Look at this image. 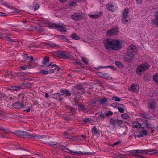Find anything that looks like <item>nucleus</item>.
Returning a JSON list of instances; mask_svg holds the SVG:
<instances>
[{
  "label": "nucleus",
  "mask_w": 158,
  "mask_h": 158,
  "mask_svg": "<svg viewBox=\"0 0 158 158\" xmlns=\"http://www.w3.org/2000/svg\"><path fill=\"white\" fill-rule=\"evenodd\" d=\"M149 69L148 64L147 63H144L137 66L136 72L138 75H141L143 74L145 71Z\"/></svg>",
  "instance_id": "nucleus-1"
},
{
  "label": "nucleus",
  "mask_w": 158,
  "mask_h": 158,
  "mask_svg": "<svg viewBox=\"0 0 158 158\" xmlns=\"http://www.w3.org/2000/svg\"><path fill=\"white\" fill-rule=\"evenodd\" d=\"M51 28L57 29L60 32H66V28L64 25H60L59 24L50 23L48 25Z\"/></svg>",
  "instance_id": "nucleus-2"
},
{
  "label": "nucleus",
  "mask_w": 158,
  "mask_h": 158,
  "mask_svg": "<svg viewBox=\"0 0 158 158\" xmlns=\"http://www.w3.org/2000/svg\"><path fill=\"white\" fill-rule=\"evenodd\" d=\"M85 17V14L82 12L75 13L71 15L72 19L75 21L81 20L84 19Z\"/></svg>",
  "instance_id": "nucleus-3"
},
{
  "label": "nucleus",
  "mask_w": 158,
  "mask_h": 158,
  "mask_svg": "<svg viewBox=\"0 0 158 158\" xmlns=\"http://www.w3.org/2000/svg\"><path fill=\"white\" fill-rule=\"evenodd\" d=\"M114 40L107 38L105 39L104 41V44L105 48L106 50L110 51L112 50V47L113 46Z\"/></svg>",
  "instance_id": "nucleus-4"
},
{
  "label": "nucleus",
  "mask_w": 158,
  "mask_h": 158,
  "mask_svg": "<svg viewBox=\"0 0 158 158\" xmlns=\"http://www.w3.org/2000/svg\"><path fill=\"white\" fill-rule=\"evenodd\" d=\"M136 151V152L138 153H143L144 154H148V155H154L156 154L158 155V152H157V150L156 149H147L143 150H137V151Z\"/></svg>",
  "instance_id": "nucleus-5"
},
{
  "label": "nucleus",
  "mask_w": 158,
  "mask_h": 158,
  "mask_svg": "<svg viewBox=\"0 0 158 158\" xmlns=\"http://www.w3.org/2000/svg\"><path fill=\"white\" fill-rule=\"evenodd\" d=\"M60 149L61 150H67L68 152H69L70 153L73 154V155H83L84 153L81 152V151H78V152H76V151H73L69 149H68L66 146H63L62 145H60ZM84 154H88V153H85Z\"/></svg>",
  "instance_id": "nucleus-6"
},
{
  "label": "nucleus",
  "mask_w": 158,
  "mask_h": 158,
  "mask_svg": "<svg viewBox=\"0 0 158 158\" xmlns=\"http://www.w3.org/2000/svg\"><path fill=\"white\" fill-rule=\"evenodd\" d=\"M138 49L136 47L133 45H131L128 48L127 52L128 53L131 54L132 56H135L136 54Z\"/></svg>",
  "instance_id": "nucleus-7"
},
{
  "label": "nucleus",
  "mask_w": 158,
  "mask_h": 158,
  "mask_svg": "<svg viewBox=\"0 0 158 158\" xmlns=\"http://www.w3.org/2000/svg\"><path fill=\"white\" fill-rule=\"evenodd\" d=\"M74 90H77L76 93L78 94H83L85 93V89L82 85L78 84L74 87Z\"/></svg>",
  "instance_id": "nucleus-8"
},
{
  "label": "nucleus",
  "mask_w": 158,
  "mask_h": 158,
  "mask_svg": "<svg viewBox=\"0 0 158 158\" xmlns=\"http://www.w3.org/2000/svg\"><path fill=\"white\" fill-rule=\"evenodd\" d=\"M13 107L19 110L25 108L24 102L23 101L20 102V101H18L15 103L12 104Z\"/></svg>",
  "instance_id": "nucleus-9"
},
{
  "label": "nucleus",
  "mask_w": 158,
  "mask_h": 158,
  "mask_svg": "<svg viewBox=\"0 0 158 158\" xmlns=\"http://www.w3.org/2000/svg\"><path fill=\"white\" fill-rule=\"evenodd\" d=\"M113 43H114L112 47V50L117 51L121 49V44L119 41L114 40Z\"/></svg>",
  "instance_id": "nucleus-10"
},
{
  "label": "nucleus",
  "mask_w": 158,
  "mask_h": 158,
  "mask_svg": "<svg viewBox=\"0 0 158 158\" xmlns=\"http://www.w3.org/2000/svg\"><path fill=\"white\" fill-rule=\"evenodd\" d=\"M25 137H27L29 138H31L33 137V138H35L36 139H40L42 138L41 136H37L36 135H35L32 134H29L28 132H26V131H24L23 137L25 138Z\"/></svg>",
  "instance_id": "nucleus-11"
},
{
  "label": "nucleus",
  "mask_w": 158,
  "mask_h": 158,
  "mask_svg": "<svg viewBox=\"0 0 158 158\" xmlns=\"http://www.w3.org/2000/svg\"><path fill=\"white\" fill-rule=\"evenodd\" d=\"M134 56L127 52V54L124 56L123 58L124 60L126 62H130L134 58Z\"/></svg>",
  "instance_id": "nucleus-12"
},
{
  "label": "nucleus",
  "mask_w": 158,
  "mask_h": 158,
  "mask_svg": "<svg viewBox=\"0 0 158 158\" xmlns=\"http://www.w3.org/2000/svg\"><path fill=\"white\" fill-rule=\"evenodd\" d=\"M118 31V28L114 27L110 30H107L106 33L107 35L111 36L116 34Z\"/></svg>",
  "instance_id": "nucleus-13"
},
{
  "label": "nucleus",
  "mask_w": 158,
  "mask_h": 158,
  "mask_svg": "<svg viewBox=\"0 0 158 158\" xmlns=\"http://www.w3.org/2000/svg\"><path fill=\"white\" fill-rule=\"evenodd\" d=\"M135 135L139 138L143 137L144 136H147L148 135L147 131L146 130H142L139 131L137 132Z\"/></svg>",
  "instance_id": "nucleus-14"
},
{
  "label": "nucleus",
  "mask_w": 158,
  "mask_h": 158,
  "mask_svg": "<svg viewBox=\"0 0 158 158\" xmlns=\"http://www.w3.org/2000/svg\"><path fill=\"white\" fill-rule=\"evenodd\" d=\"M8 35H9V34H0V38H5V39L7 40V41L10 43H12L15 41L14 40L12 39L10 37H9Z\"/></svg>",
  "instance_id": "nucleus-15"
},
{
  "label": "nucleus",
  "mask_w": 158,
  "mask_h": 158,
  "mask_svg": "<svg viewBox=\"0 0 158 158\" xmlns=\"http://www.w3.org/2000/svg\"><path fill=\"white\" fill-rule=\"evenodd\" d=\"M53 98L61 102L63 99V98L61 97V96L64 95L60 93H54L53 94Z\"/></svg>",
  "instance_id": "nucleus-16"
},
{
  "label": "nucleus",
  "mask_w": 158,
  "mask_h": 158,
  "mask_svg": "<svg viewBox=\"0 0 158 158\" xmlns=\"http://www.w3.org/2000/svg\"><path fill=\"white\" fill-rule=\"evenodd\" d=\"M141 121L144 123L145 124L146 127L148 129L153 128H154V126L152 124L149 123V121L147 120H144L143 119H141Z\"/></svg>",
  "instance_id": "nucleus-17"
},
{
  "label": "nucleus",
  "mask_w": 158,
  "mask_h": 158,
  "mask_svg": "<svg viewBox=\"0 0 158 158\" xmlns=\"http://www.w3.org/2000/svg\"><path fill=\"white\" fill-rule=\"evenodd\" d=\"M155 18L152 20V23L156 26L158 27V11L155 12Z\"/></svg>",
  "instance_id": "nucleus-18"
},
{
  "label": "nucleus",
  "mask_w": 158,
  "mask_h": 158,
  "mask_svg": "<svg viewBox=\"0 0 158 158\" xmlns=\"http://www.w3.org/2000/svg\"><path fill=\"white\" fill-rule=\"evenodd\" d=\"M131 91L134 92H137L139 90V86L137 85L134 84H132L131 87L130 88Z\"/></svg>",
  "instance_id": "nucleus-19"
},
{
  "label": "nucleus",
  "mask_w": 158,
  "mask_h": 158,
  "mask_svg": "<svg viewBox=\"0 0 158 158\" xmlns=\"http://www.w3.org/2000/svg\"><path fill=\"white\" fill-rule=\"evenodd\" d=\"M97 74L98 76L103 78L106 79H108L109 78L110 76H108V74L106 73L97 72Z\"/></svg>",
  "instance_id": "nucleus-20"
},
{
  "label": "nucleus",
  "mask_w": 158,
  "mask_h": 158,
  "mask_svg": "<svg viewBox=\"0 0 158 158\" xmlns=\"http://www.w3.org/2000/svg\"><path fill=\"white\" fill-rule=\"evenodd\" d=\"M106 6L107 10L109 11L114 12L115 10L114 9V6L111 4V2L108 3Z\"/></svg>",
  "instance_id": "nucleus-21"
},
{
  "label": "nucleus",
  "mask_w": 158,
  "mask_h": 158,
  "mask_svg": "<svg viewBox=\"0 0 158 158\" xmlns=\"http://www.w3.org/2000/svg\"><path fill=\"white\" fill-rule=\"evenodd\" d=\"M137 150H131L129 152L132 154H134L135 156V157H143L142 155V154H144L143 153H137L136 152V151H135Z\"/></svg>",
  "instance_id": "nucleus-22"
},
{
  "label": "nucleus",
  "mask_w": 158,
  "mask_h": 158,
  "mask_svg": "<svg viewBox=\"0 0 158 158\" xmlns=\"http://www.w3.org/2000/svg\"><path fill=\"white\" fill-rule=\"evenodd\" d=\"M65 108L68 109L70 111V113H72V114H75L76 113V111L74 108L70 105H66Z\"/></svg>",
  "instance_id": "nucleus-23"
},
{
  "label": "nucleus",
  "mask_w": 158,
  "mask_h": 158,
  "mask_svg": "<svg viewBox=\"0 0 158 158\" xmlns=\"http://www.w3.org/2000/svg\"><path fill=\"white\" fill-rule=\"evenodd\" d=\"M148 114L145 113H141L139 114V116L140 117L142 118H140V120L141 121V119H143L144 120H147L148 119H150V118H148Z\"/></svg>",
  "instance_id": "nucleus-24"
},
{
  "label": "nucleus",
  "mask_w": 158,
  "mask_h": 158,
  "mask_svg": "<svg viewBox=\"0 0 158 158\" xmlns=\"http://www.w3.org/2000/svg\"><path fill=\"white\" fill-rule=\"evenodd\" d=\"M24 131L18 130L16 131L14 134L19 137H24Z\"/></svg>",
  "instance_id": "nucleus-25"
},
{
  "label": "nucleus",
  "mask_w": 158,
  "mask_h": 158,
  "mask_svg": "<svg viewBox=\"0 0 158 158\" xmlns=\"http://www.w3.org/2000/svg\"><path fill=\"white\" fill-rule=\"evenodd\" d=\"M132 127H133L139 128L141 126V124L138 121H134L132 123Z\"/></svg>",
  "instance_id": "nucleus-26"
},
{
  "label": "nucleus",
  "mask_w": 158,
  "mask_h": 158,
  "mask_svg": "<svg viewBox=\"0 0 158 158\" xmlns=\"http://www.w3.org/2000/svg\"><path fill=\"white\" fill-rule=\"evenodd\" d=\"M60 92L63 94H66V96L67 97L70 96L71 95V94L69 91H68L67 89L64 90L62 89L60 90Z\"/></svg>",
  "instance_id": "nucleus-27"
},
{
  "label": "nucleus",
  "mask_w": 158,
  "mask_h": 158,
  "mask_svg": "<svg viewBox=\"0 0 158 158\" xmlns=\"http://www.w3.org/2000/svg\"><path fill=\"white\" fill-rule=\"evenodd\" d=\"M32 85V84L30 82H24L22 83V86L26 88H30Z\"/></svg>",
  "instance_id": "nucleus-28"
},
{
  "label": "nucleus",
  "mask_w": 158,
  "mask_h": 158,
  "mask_svg": "<svg viewBox=\"0 0 158 158\" xmlns=\"http://www.w3.org/2000/svg\"><path fill=\"white\" fill-rule=\"evenodd\" d=\"M129 9L128 8L125 9L124 10V12L122 14V17L128 18Z\"/></svg>",
  "instance_id": "nucleus-29"
},
{
  "label": "nucleus",
  "mask_w": 158,
  "mask_h": 158,
  "mask_svg": "<svg viewBox=\"0 0 158 158\" xmlns=\"http://www.w3.org/2000/svg\"><path fill=\"white\" fill-rule=\"evenodd\" d=\"M107 101V99L105 97H102V98L99 100L98 102L100 104H106Z\"/></svg>",
  "instance_id": "nucleus-30"
},
{
  "label": "nucleus",
  "mask_w": 158,
  "mask_h": 158,
  "mask_svg": "<svg viewBox=\"0 0 158 158\" xmlns=\"http://www.w3.org/2000/svg\"><path fill=\"white\" fill-rule=\"evenodd\" d=\"M102 12L100 11L98 14H95L94 15H89V16L93 18H97L100 17L101 15Z\"/></svg>",
  "instance_id": "nucleus-31"
},
{
  "label": "nucleus",
  "mask_w": 158,
  "mask_h": 158,
  "mask_svg": "<svg viewBox=\"0 0 158 158\" xmlns=\"http://www.w3.org/2000/svg\"><path fill=\"white\" fill-rule=\"evenodd\" d=\"M155 102H154L151 101L148 102V105L151 109H154L155 107Z\"/></svg>",
  "instance_id": "nucleus-32"
},
{
  "label": "nucleus",
  "mask_w": 158,
  "mask_h": 158,
  "mask_svg": "<svg viewBox=\"0 0 158 158\" xmlns=\"http://www.w3.org/2000/svg\"><path fill=\"white\" fill-rule=\"evenodd\" d=\"M117 122V119H115L114 118H111L110 119V123L112 125L113 127H115Z\"/></svg>",
  "instance_id": "nucleus-33"
},
{
  "label": "nucleus",
  "mask_w": 158,
  "mask_h": 158,
  "mask_svg": "<svg viewBox=\"0 0 158 158\" xmlns=\"http://www.w3.org/2000/svg\"><path fill=\"white\" fill-rule=\"evenodd\" d=\"M127 127H123L120 128L119 129V132L120 133L123 134L127 132Z\"/></svg>",
  "instance_id": "nucleus-34"
},
{
  "label": "nucleus",
  "mask_w": 158,
  "mask_h": 158,
  "mask_svg": "<svg viewBox=\"0 0 158 158\" xmlns=\"http://www.w3.org/2000/svg\"><path fill=\"white\" fill-rule=\"evenodd\" d=\"M91 131L92 134L95 135H97L99 134V132L98 131L97 129L95 126H94L93 128L92 129Z\"/></svg>",
  "instance_id": "nucleus-35"
},
{
  "label": "nucleus",
  "mask_w": 158,
  "mask_h": 158,
  "mask_svg": "<svg viewBox=\"0 0 158 158\" xmlns=\"http://www.w3.org/2000/svg\"><path fill=\"white\" fill-rule=\"evenodd\" d=\"M71 57L70 56L69 53L68 52H65L64 54L63 58L65 59H70Z\"/></svg>",
  "instance_id": "nucleus-36"
},
{
  "label": "nucleus",
  "mask_w": 158,
  "mask_h": 158,
  "mask_svg": "<svg viewBox=\"0 0 158 158\" xmlns=\"http://www.w3.org/2000/svg\"><path fill=\"white\" fill-rule=\"evenodd\" d=\"M29 58V56H27V54H23L22 56V59L21 60V61L23 62L24 61H25L27 59L28 60H29V59H28Z\"/></svg>",
  "instance_id": "nucleus-37"
},
{
  "label": "nucleus",
  "mask_w": 158,
  "mask_h": 158,
  "mask_svg": "<svg viewBox=\"0 0 158 158\" xmlns=\"http://www.w3.org/2000/svg\"><path fill=\"white\" fill-rule=\"evenodd\" d=\"M12 72H10V73L8 72L4 74V76L7 78H12Z\"/></svg>",
  "instance_id": "nucleus-38"
},
{
  "label": "nucleus",
  "mask_w": 158,
  "mask_h": 158,
  "mask_svg": "<svg viewBox=\"0 0 158 158\" xmlns=\"http://www.w3.org/2000/svg\"><path fill=\"white\" fill-rule=\"evenodd\" d=\"M79 102V98L77 97H75L73 99V102L74 103H73V105H77L78 104Z\"/></svg>",
  "instance_id": "nucleus-39"
},
{
  "label": "nucleus",
  "mask_w": 158,
  "mask_h": 158,
  "mask_svg": "<svg viewBox=\"0 0 158 158\" xmlns=\"http://www.w3.org/2000/svg\"><path fill=\"white\" fill-rule=\"evenodd\" d=\"M153 80L156 83H158V74H156L153 76Z\"/></svg>",
  "instance_id": "nucleus-40"
},
{
  "label": "nucleus",
  "mask_w": 158,
  "mask_h": 158,
  "mask_svg": "<svg viewBox=\"0 0 158 158\" xmlns=\"http://www.w3.org/2000/svg\"><path fill=\"white\" fill-rule=\"evenodd\" d=\"M71 37L74 40H77L80 39V37L76 34L74 33L71 35Z\"/></svg>",
  "instance_id": "nucleus-41"
},
{
  "label": "nucleus",
  "mask_w": 158,
  "mask_h": 158,
  "mask_svg": "<svg viewBox=\"0 0 158 158\" xmlns=\"http://www.w3.org/2000/svg\"><path fill=\"white\" fill-rule=\"evenodd\" d=\"M49 145L50 146H52L54 148L57 149H58V150L60 149V147H60V145H59L58 144H49Z\"/></svg>",
  "instance_id": "nucleus-42"
},
{
  "label": "nucleus",
  "mask_w": 158,
  "mask_h": 158,
  "mask_svg": "<svg viewBox=\"0 0 158 158\" xmlns=\"http://www.w3.org/2000/svg\"><path fill=\"white\" fill-rule=\"evenodd\" d=\"M65 51H60L58 52L57 56L61 58H63L64 54Z\"/></svg>",
  "instance_id": "nucleus-43"
},
{
  "label": "nucleus",
  "mask_w": 158,
  "mask_h": 158,
  "mask_svg": "<svg viewBox=\"0 0 158 158\" xmlns=\"http://www.w3.org/2000/svg\"><path fill=\"white\" fill-rule=\"evenodd\" d=\"M49 62V57H45L42 61L43 64L46 65L47 62Z\"/></svg>",
  "instance_id": "nucleus-44"
},
{
  "label": "nucleus",
  "mask_w": 158,
  "mask_h": 158,
  "mask_svg": "<svg viewBox=\"0 0 158 158\" xmlns=\"http://www.w3.org/2000/svg\"><path fill=\"white\" fill-rule=\"evenodd\" d=\"M105 118H108L109 117V116H111L113 114V112L110 111H109L108 112L105 113Z\"/></svg>",
  "instance_id": "nucleus-45"
},
{
  "label": "nucleus",
  "mask_w": 158,
  "mask_h": 158,
  "mask_svg": "<svg viewBox=\"0 0 158 158\" xmlns=\"http://www.w3.org/2000/svg\"><path fill=\"white\" fill-rule=\"evenodd\" d=\"M115 64L119 68H122L123 67V65L120 62L116 61Z\"/></svg>",
  "instance_id": "nucleus-46"
},
{
  "label": "nucleus",
  "mask_w": 158,
  "mask_h": 158,
  "mask_svg": "<svg viewBox=\"0 0 158 158\" xmlns=\"http://www.w3.org/2000/svg\"><path fill=\"white\" fill-rule=\"evenodd\" d=\"M49 73V71L43 70H41L39 72V73L43 75L48 74Z\"/></svg>",
  "instance_id": "nucleus-47"
},
{
  "label": "nucleus",
  "mask_w": 158,
  "mask_h": 158,
  "mask_svg": "<svg viewBox=\"0 0 158 158\" xmlns=\"http://www.w3.org/2000/svg\"><path fill=\"white\" fill-rule=\"evenodd\" d=\"M78 107L81 109V110H86V108L85 106L82 104H79L78 105Z\"/></svg>",
  "instance_id": "nucleus-48"
},
{
  "label": "nucleus",
  "mask_w": 158,
  "mask_h": 158,
  "mask_svg": "<svg viewBox=\"0 0 158 158\" xmlns=\"http://www.w3.org/2000/svg\"><path fill=\"white\" fill-rule=\"evenodd\" d=\"M114 99L116 101H121V98L118 97L114 96L111 98L112 100H114Z\"/></svg>",
  "instance_id": "nucleus-49"
},
{
  "label": "nucleus",
  "mask_w": 158,
  "mask_h": 158,
  "mask_svg": "<svg viewBox=\"0 0 158 158\" xmlns=\"http://www.w3.org/2000/svg\"><path fill=\"white\" fill-rule=\"evenodd\" d=\"M21 89V88L18 86H13L11 88V89L12 90L16 91H19Z\"/></svg>",
  "instance_id": "nucleus-50"
},
{
  "label": "nucleus",
  "mask_w": 158,
  "mask_h": 158,
  "mask_svg": "<svg viewBox=\"0 0 158 158\" xmlns=\"http://www.w3.org/2000/svg\"><path fill=\"white\" fill-rule=\"evenodd\" d=\"M127 18H128L127 17H122V22L125 24L127 23L128 22Z\"/></svg>",
  "instance_id": "nucleus-51"
},
{
  "label": "nucleus",
  "mask_w": 158,
  "mask_h": 158,
  "mask_svg": "<svg viewBox=\"0 0 158 158\" xmlns=\"http://www.w3.org/2000/svg\"><path fill=\"white\" fill-rule=\"evenodd\" d=\"M109 67H111V68L113 69V68H114V67L113 68L111 66H99L98 68H95V69H101L102 68H109Z\"/></svg>",
  "instance_id": "nucleus-52"
},
{
  "label": "nucleus",
  "mask_w": 158,
  "mask_h": 158,
  "mask_svg": "<svg viewBox=\"0 0 158 158\" xmlns=\"http://www.w3.org/2000/svg\"><path fill=\"white\" fill-rule=\"evenodd\" d=\"M109 67H111V68L113 69V68H114V67L113 68L111 66H99L98 68H95V69H101L102 68H109Z\"/></svg>",
  "instance_id": "nucleus-53"
},
{
  "label": "nucleus",
  "mask_w": 158,
  "mask_h": 158,
  "mask_svg": "<svg viewBox=\"0 0 158 158\" xmlns=\"http://www.w3.org/2000/svg\"><path fill=\"white\" fill-rule=\"evenodd\" d=\"M121 116L122 118L125 119H128L129 118V116L126 114H122Z\"/></svg>",
  "instance_id": "nucleus-54"
},
{
  "label": "nucleus",
  "mask_w": 158,
  "mask_h": 158,
  "mask_svg": "<svg viewBox=\"0 0 158 158\" xmlns=\"http://www.w3.org/2000/svg\"><path fill=\"white\" fill-rule=\"evenodd\" d=\"M55 64H54L53 62H50L48 66L49 67V68L50 69H52V68H53V67H54V65H55Z\"/></svg>",
  "instance_id": "nucleus-55"
},
{
  "label": "nucleus",
  "mask_w": 158,
  "mask_h": 158,
  "mask_svg": "<svg viewBox=\"0 0 158 158\" xmlns=\"http://www.w3.org/2000/svg\"><path fill=\"white\" fill-rule=\"evenodd\" d=\"M57 37L60 40H63L66 38V37L64 35H57Z\"/></svg>",
  "instance_id": "nucleus-56"
},
{
  "label": "nucleus",
  "mask_w": 158,
  "mask_h": 158,
  "mask_svg": "<svg viewBox=\"0 0 158 158\" xmlns=\"http://www.w3.org/2000/svg\"><path fill=\"white\" fill-rule=\"evenodd\" d=\"M46 45L49 46V47H56V45L54 43L52 44H49V43H46Z\"/></svg>",
  "instance_id": "nucleus-57"
},
{
  "label": "nucleus",
  "mask_w": 158,
  "mask_h": 158,
  "mask_svg": "<svg viewBox=\"0 0 158 158\" xmlns=\"http://www.w3.org/2000/svg\"><path fill=\"white\" fill-rule=\"evenodd\" d=\"M117 123L118 124L119 126H121L122 123L123 122L121 120H118L117 118Z\"/></svg>",
  "instance_id": "nucleus-58"
},
{
  "label": "nucleus",
  "mask_w": 158,
  "mask_h": 158,
  "mask_svg": "<svg viewBox=\"0 0 158 158\" xmlns=\"http://www.w3.org/2000/svg\"><path fill=\"white\" fill-rule=\"evenodd\" d=\"M86 136L85 135H81L79 136L81 140H84L86 139Z\"/></svg>",
  "instance_id": "nucleus-59"
},
{
  "label": "nucleus",
  "mask_w": 158,
  "mask_h": 158,
  "mask_svg": "<svg viewBox=\"0 0 158 158\" xmlns=\"http://www.w3.org/2000/svg\"><path fill=\"white\" fill-rule=\"evenodd\" d=\"M1 130H2L4 131V132L6 133H10V131L8 130H5L3 128H2L0 129Z\"/></svg>",
  "instance_id": "nucleus-60"
},
{
  "label": "nucleus",
  "mask_w": 158,
  "mask_h": 158,
  "mask_svg": "<svg viewBox=\"0 0 158 158\" xmlns=\"http://www.w3.org/2000/svg\"><path fill=\"white\" fill-rule=\"evenodd\" d=\"M20 69H21L23 70H25L26 69H28L27 65H25L23 66H21L20 67Z\"/></svg>",
  "instance_id": "nucleus-61"
},
{
  "label": "nucleus",
  "mask_w": 158,
  "mask_h": 158,
  "mask_svg": "<svg viewBox=\"0 0 158 158\" xmlns=\"http://www.w3.org/2000/svg\"><path fill=\"white\" fill-rule=\"evenodd\" d=\"M39 7V5L38 4H35L34 5V10L35 11L38 10Z\"/></svg>",
  "instance_id": "nucleus-62"
},
{
  "label": "nucleus",
  "mask_w": 158,
  "mask_h": 158,
  "mask_svg": "<svg viewBox=\"0 0 158 158\" xmlns=\"http://www.w3.org/2000/svg\"><path fill=\"white\" fill-rule=\"evenodd\" d=\"M75 63L76 64L79 65L82 67H84V65L81 62L76 61Z\"/></svg>",
  "instance_id": "nucleus-63"
},
{
  "label": "nucleus",
  "mask_w": 158,
  "mask_h": 158,
  "mask_svg": "<svg viewBox=\"0 0 158 158\" xmlns=\"http://www.w3.org/2000/svg\"><path fill=\"white\" fill-rule=\"evenodd\" d=\"M118 109L120 113H122L124 111V109L123 108V107H118Z\"/></svg>",
  "instance_id": "nucleus-64"
}]
</instances>
